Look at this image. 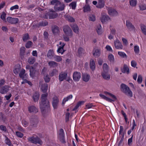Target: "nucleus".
<instances>
[{
    "label": "nucleus",
    "mask_w": 146,
    "mask_h": 146,
    "mask_svg": "<svg viewBox=\"0 0 146 146\" xmlns=\"http://www.w3.org/2000/svg\"><path fill=\"white\" fill-rule=\"evenodd\" d=\"M71 28H72L73 31L77 34H78L79 33V29L76 24L72 25H71Z\"/></svg>",
    "instance_id": "412c9836"
},
{
    "label": "nucleus",
    "mask_w": 146,
    "mask_h": 146,
    "mask_svg": "<svg viewBox=\"0 0 146 146\" xmlns=\"http://www.w3.org/2000/svg\"><path fill=\"white\" fill-rule=\"evenodd\" d=\"M140 9L141 10H144L146 9V4H141L139 6Z\"/></svg>",
    "instance_id": "8fccbe9b"
},
{
    "label": "nucleus",
    "mask_w": 146,
    "mask_h": 146,
    "mask_svg": "<svg viewBox=\"0 0 146 146\" xmlns=\"http://www.w3.org/2000/svg\"><path fill=\"white\" fill-rule=\"evenodd\" d=\"M54 60L57 62H60L62 60V58L60 56L56 55L54 56Z\"/></svg>",
    "instance_id": "37998d69"
},
{
    "label": "nucleus",
    "mask_w": 146,
    "mask_h": 146,
    "mask_svg": "<svg viewBox=\"0 0 146 146\" xmlns=\"http://www.w3.org/2000/svg\"><path fill=\"white\" fill-rule=\"evenodd\" d=\"M50 4L54 5V8L56 11H62L64 10L65 5L63 3L57 0H53L51 1Z\"/></svg>",
    "instance_id": "f03ea898"
},
{
    "label": "nucleus",
    "mask_w": 146,
    "mask_h": 146,
    "mask_svg": "<svg viewBox=\"0 0 146 146\" xmlns=\"http://www.w3.org/2000/svg\"><path fill=\"white\" fill-rule=\"evenodd\" d=\"M90 68L92 71H94L96 68V65L95 61L93 59H91L90 62Z\"/></svg>",
    "instance_id": "cd10ccee"
},
{
    "label": "nucleus",
    "mask_w": 146,
    "mask_h": 146,
    "mask_svg": "<svg viewBox=\"0 0 146 146\" xmlns=\"http://www.w3.org/2000/svg\"><path fill=\"white\" fill-rule=\"evenodd\" d=\"M58 73V71L56 69H53L50 72L49 74L51 76H52L54 75L57 74Z\"/></svg>",
    "instance_id": "ea45409f"
},
{
    "label": "nucleus",
    "mask_w": 146,
    "mask_h": 146,
    "mask_svg": "<svg viewBox=\"0 0 146 146\" xmlns=\"http://www.w3.org/2000/svg\"><path fill=\"white\" fill-rule=\"evenodd\" d=\"M67 76V73L66 72H61L59 75V79L60 81H62L66 80Z\"/></svg>",
    "instance_id": "9d476101"
},
{
    "label": "nucleus",
    "mask_w": 146,
    "mask_h": 146,
    "mask_svg": "<svg viewBox=\"0 0 146 146\" xmlns=\"http://www.w3.org/2000/svg\"><path fill=\"white\" fill-rule=\"evenodd\" d=\"M66 20L70 22H72L75 21L74 19L72 17L68 15H67L66 16Z\"/></svg>",
    "instance_id": "72a5a7b5"
},
{
    "label": "nucleus",
    "mask_w": 146,
    "mask_h": 146,
    "mask_svg": "<svg viewBox=\"0 0 146 146\" xmlns=\"http://www.w3.org/2000/svg\"><path fill=\"white\" fill-rule=\"evenodd\" d=\"M137 82L139 83H141L142 81V77L140 75H139L138 76L137 80Z\"/></svg>",
    "instance_id": "680f3d73"
},
{
    "label": "nucleus",
    "mask_w": 146,
    "mask_h": 146,
    "mask_svg": "<svg viewBox=\"0 0 146 146\" xmlns=\"http://www.w3.org/2000/svg\"><path fill=\"white\" fill-rule=\"evenodd\" d=\"M52 31L53 34L56 35L59 32V30L58 27L56 25L53 26L52 27Z\"/></svg>",
    "instance_id": "bb28decb"
},
{
    "label": "nucleus",
    "mask_w": 146,
    "mask_h": 146,
    "mask_svg": "<svg viewBox=\"0 0 146 146\" xmlns=\"http://www.w3.org/2000/svg\"><path fill=\"white\" fill-rule=\"evenodd\" d=\"M16 134L17 137L20 138H22L23 136V134L19 131H16Z\"/></svg>",
    "instance_id": "bf43d9fd"
},
{
    "label": "nucleus",
    "mask_w": 146,
    "mask_h": 146,
    "mask_svg": "<svg viewBox=\"0 0 146 146\" xmlns=\"http://www.w3.org/2000/svg\"><path fill=\"white\" fill-rule=\"evenodd\" d=\"M108 72L103 71L101 74L103 78L106 80H109L110 79V75Z\"/></svg>",
    "instance_id": "aec40b11"
},
{
    "label": "nucleus",
    "mask_w": 146,
    "mask_h": 146,
    "mask_svg": "<svg viewBox=\"0 0 146 146\" xmlns=\"http://www.w3.org/2000/svg\"><path fill=\"white\" fill-rule=\"evenodd\" d=\"M108 66L106 63H104L103 65V71L108 72Z\"/></svg>",
    "instance_id": "49530a36"
},
{
    "label": "nucleus",
    "mask_w": 146,
    "mask_h": 146,
    "mask_svg": "<svg viewBox=\"0 0 146 146\" xmlns=\"http://www.w3.org/2000/svg\"><path fill=\"white\" fill-rule=\"evenodd\" d=\"M141 28L143 33L146 35V26L143 24H141Z\"/></svg>",
    "instance_id": "e433bc0d"
},
{
    "label": "nucleus",
    "mask_w": 146,
    "mask_h": 146,
    "mask_svg": "<svg viewBox=\"0 0 146 146\" xmlns=\"http://www.w3.org/2000/svg\"><path fill=\"white\" fill-rule=\"evenodd\" d=\"M122 40L124 45L126 46L128 43L127 39L124 38H122Z\"/></svg>",
    "instance_id": "69168bd1"
},
{
    "label": "nucleus",
    "mask_w": 146,
    "mask_h": 146,
    "mask_svg": "<svg viewBox=\"0 0 146 146\" xmlns=\"http://www.w3.org/2000/svg\"><path fill=\"white\" fill-rule=\"evenodd\" d=\"M49 65L51 67L55 68L58 66V64L54 61H50L48 63Z\"/></svg>",
    "instance_id": "c85d7f7f"
},
{
    "label": "nucleus",
    "mask_w": 146,
    "mask_h": 146,
    "mask_svg": "<svg viewBox=\"0 0 146 146\" xmlns=\"http://www.w3.org/2000/svg\"><path fill=\"white\" fill-rule=\"evenodd\" d=\"M6 14L4 13V12H3L1 16V19H2L3 21H5L6 20Z\"/></svg>",
    "instance_id": "052dcab7"
},
{
    "label": "nucleus",
    "mask_w": 146,
    "mask_h": 146,
    "mask_svg": "<svg viewBox=\"0 0 146 146\" xmlns=\"http://www.w3.org/2000/svg\"><path fill=\"white\" fill-rule=\"evenodd\" d=\"M129 2L130 5L131 7H135L137 5V1L136 0H130Z\"/></svg>",
    "instance_id": "f704fd0d"
},
{
    "label": "nucleus",
    "mask_w": 146,
    "mask_h": 146,
    "mask_svg": "<svg viewBox=\"0 0 146 146\" xmlns=\"http://www.w3.org/2000/svg\"><path fill=\"white\" fill-rule=\"evenodd\" d=\"M108 59L110 62L112 63H113L114 62V57L112 54H110L108 56Z\"/></svg>",
    "instance_id": "58836bf2"
},
{
    "label": "nucleus",
    "mask_w": 146,
    "mask_h": 146,
    "mask_svg": "<svg viewBox=\"0 0 146 146\" xmlns=\"http://www.w3.org/2000/svg\"><path fill=\"white\" fill-rule=\"evenodd\" d=\"M22 123L25 127L27 126L29 124L28 122L25 120L22 121Z\"/></svg>",
    "instance_id": "774afa93"
},
{
    "label": "nucleus",
    "mask_w": 146,
    "mask_h": 146,
    "mask_svg": "<svg viewBox=\"0 0 146 146\" xmlns=\"http://www.w3.org/2000/svg\"><path fill=\"white\" fill-rule=\"evenodd\" d=\"M63 30L66 36L70 37H71L72 36V32L69 26L68 25L65 26Z\"/></svg>",
    "instance_id": "423d86ee"
},
{
    "label": "nucleus",
    "mask_w": 146,
    "mask_h": 146,
    "mask_svg": "<svg viewBox=\"0 0 146 146\" xmlns=\"http://www.w3.org/2000/svg\"><path fill=\"white\" fill-rule=\"evenodd\" d=\"M89 19L90 21H94L96 20L95 17L93 15H90L89 17Z\"/></svg>",
    "instance_id": "5fc2aeb1"
},
{
    "label": "nucleus",
    "mask_w": 146,
    "mask_h": 146,
    "mask_svg": "<svg viewBox=\"0 0 146 146\" xmlns=\"http://www.w3.org/2000/svg\"><path fill=\"white\" fill-rule=\"evenodd\" d=\"M39 96L40 95L38 93L35 92L33 94L32 98L35 102L38 101L39 98Z\"/></svg>",
    "instance_id": "393cba45"
},
{
    "label": "nucleus",
    "mask_w": 146,
    "mask_h": 146,
    "mask_svg": "<svg viewBox=\"0 0 146 146\" xmlns=\"http://www.w3.org/2000/svg\"><path fill=\"white\" fill-rule=\"evenodd\" d=\"M106 0H98V3L96 7L99 9L103 8L105 5V1Z\"/></svg>",
    "instance_id": "f3484780"
},
{
    "label": "nucleus",
    "mask_w": 146,
    "mask_h": 146,
    "mask_svg": "<svg viewBox=\"0 0 146 146\" xmlns=\"http://www.w3.org/2000/svg\"><path fill=\"white\" fill-rule=\"evenodd\" d=\"M33 44V42L30 41H29L26 43L25 47L27 48L31 47Z\"/></svg>",
    "instance_id": "a18cd8bd"
},
{
    "label": "nucleus",
    "mask_w": 146,
    "mask_h": 146,
    "mask_svg": "<svg viewBox=\"0 0 146 146\" xmlns=\"http://www.w3.org/2000/svg\"><path fill=\"white\" fill-rule=\"evenodd\" d=\"M43 35H44V38H46V39H47L48 38V34L47 32H46V31L44 32Z\"/></svg>",
    "instance_id": "338daca9"
},
{
    "label": "nucleus",
    "mask_w": 146,
    "mask_h": 146,
    "mask_svg": "<svg viewBox=\"0 0 146 146\" xmlns=\"http://www.w3.org/2000/svg\"><path fill=\"white\" fill-rule=\"evenodd\" d=\"M43 82H40L39 83V84L41 86V89L42 90V92L43 93H45L47 90L48 85L46 83L43 84Z\"/></svg>",
    "instance_id": "4468645a"
},
{
    "label": "nucleus",
    "mask_w": 146,
    "mask_h": 146,
    "mask_svg": "<svg viewBox=\"0 0 146 146\" xmlns=\"http://www.w3.org/2000/svg\"><path fill=\"white\" fill-rule=\"evenodd\" d=\"M28 75L25 73V70L23 68L21 69L19 73V76L23 80H25L27 78Z\"/></svg>",
    "instance_id": "6e6552de"
},
{
    "label": "nucleus",
    "mask_w": 146,
    "mask_h": 146,
    "mask_svg": "<svg viewBox=\"0 0 146 146\" xmlns=\"http://www.w3.org/2000/svg\"><path fill=\"white\" fill-rule=\"evenodd\" d=\"M54 55L53 51L52 50H50L47 53V57L51 59L54 56Z\"/></svg>",
    "instance_id": "c756f323"
},
{
    "label": "nucleus",
    "mask_w": 146,
    "mask_h": 146,
    "mask_svg": "<svg viewBox=\"0 0 146 146\" xmlns=\"http://www.w3.org/2000/svg\"><path fill=\"white\" fill-rule=\"evenodd\" d=\"M81 78V74L80 72H75L73 74V79L75 81H78Z\"/></svg>",
    "instance_id": "ddd939ff"
},
{
    "label": "nucleus",
    "mask_w": 146,
    "mask_h": 146,
    "mask_svg": "<svg viewBox=\"0 0 146 146\" xmlns=\"http://www.w3.org/2000/svg\"><path fill=\"white\" fill-rule=\"evenodd\" d=\"M60 44L61 45V46H59L57 50V52L59 53H61V54H62L64 51L63 50L64 47V46L65 44L63 43L60 42Z\"/></svg>",
    "instance_id": "4be33fe9"
},
{
    "label": "nucleus",
    "mask_w": 146,
    "mask_h": 146,
    "mask_svg": "<svg viewBox=\"0 0 146 146\" xmlns=\"http://www.w3.org/2000/svg\"><path fill=\"white\" fill-rule=\"evenodd\" d=\"M5 142L9 146H11L12 144L10 140L8 137H6Z\"/></svg>",
    "instance_id": "6e6d98bb"
},
{
    "label": "nucleus",
    "mask_w": 146,
    "mask_h": 146,
    "mask_svg": "<svg viewBox=\"0 0 146 146\" xmlns=\"http://www.w3.org/2000/svg\"><path fill=\"white\" fill-rule=\"evenodd\" d=\"M21 69L20 65H17L13 70V72L15 74H17Z\"/></svg>",
    "instance_id": "7c9ffc66"
},
{
    "label": "nucleus",
    "mask_w": 146,
    "mask_h": 146,
    "mask_svg": "<svg viewBox=\"0 0 146 146\" xmlns=\"http://www.w3.org/2000/svg\"><path fill=\"white\" fill-rule=\"evenodd\" d=\"M121 88L122 91L126 95L130 97L133 96L132 92L129 88L125 84H122L121 85Z\"/></svg>",
    "instance_id": "7ed1b4c3"
},
{
    "label": "nucleus",
    "mask_w": 146,
    "mask_h": 146,
    "mask_svg": "<svg viewBox=\"0 0 146 146\" xmlns=\"http://www.w3.org/2000/svg\"><path fill=\"white\" fill-rule=\"evenodd\" d=\"M76 2L75 1L69 4V6L73 9H76Z\"/></svg>",
    "instance_id": "c03bdc74"
},
{
    "label": "nucleus",
    "mask_w": 146,
    "mask_h": 146,
    "mask_svg": "<svg viewBox=\"0 0 146 146\" xmlns=\"http://www.w3.org/2000/svg\"><path fill=\"white\" fill-rule=\"evenodd\" d=\"M134 50L135 53L138 54L139 52V47L137 46H135L134 47Z\"/></svg>",
    "instance_id": "3c124183"
},
{
    "label": "nucleus",
    "mask_w": 146,
    "mask_h": 146,
    "mask_svg": "<svg viewBox=\"0 0 146 146\" xmlns=\"http://www.w3.org/2000/svg\"><path fill=\"white\" fill-rule=\"evenodd\" d=\"M110 19V18L108 15H105L102 16L101 20L102 23H104L106 21H108Z\"/></svg>",
    "instance_id": "a878e982"
},
{
    "label": "nucleus",
    "mask_w": 146,
    "mask_h": 146,
    "mask_svg": "<svg viewBox=\"0 0 146 146\" xmlns=\"http://www.w3.org/2000/svg\"><path fill=\"white\" fill-rule=\"evenodd\" d=\"M30 75L33 78L37 76L39 74L38 71L36 70L33 67H32L30 68Z\"/></svg>",
    "instance_id": "0eeeda50"
},
{
    "label": "nucleus",
    "mask_w": 146,
    "mask_h": 146,
    "mask_svg": "<svg viewBox=\"0 0 146 146\" xmlns=\"http://www.w3.org/2000/svg\"><path fill=\"white\" fill-rule=\"evenodd\" d=\"M35 60L34 57H31L29 58L28 60V62L31 64H33L35 62Z\"/></svg>",
    "instance_id": "79ce46f5"
},
{
    "label": "nucleus",
    "mask_w": 146,
    "mask_h": 146,
    "mask_svg": "<svg viewBox=\"0 0 146 146\" xmlns=\"http://www.w3.org/2000/svg\"><path fill=\"white\" fill-rule=\"evenodd\" d=\"M48 96L47 93L42 94L41 98V101L40 102V108L42 112L44 111L49 107V102L47 98Z\"/></svg>",
    "instance_id": "f257e3e1"
},
{
    "label": "nucleus",
    "mask_w": 146,
    "mask_h": 146,
    "mask_svg": "<svg viewBox=\"0 0 146 146\" xmlns=\"http://www.w3.org/2000/svg\"><path fill=\"white\" fill-rule=\"evenodd\" d=\"M64 136V132L62 129H60L59 133V137Z\"/></svg>",
    "instance_id": "864d4df0"
},
{
    "label": "nucleus",
    "mask_w": 146,
    "mask_h": 146,
    "mask_svg": "<svg viewBox=\"0 0 146 146\" xmlns=\"http://www.w3.org/2000/svg\"><path fill=\"white\" fill-rule=\"evenodd\" d=\"M9 86L5 85L1 89L0 92L2 94L6 93L9 90Z\"/></svg>",
    "instance_id": "6ab92c4d"
},
{
    "label": "nucleus",
    "mask_w": 146,
    "mask_h": 146,
    "mask_svg": "<svg viewBox=\"0 0 146 146\" xmlns=\"http://www.w3.org/2000/svg\"><path fill=\"white\" fill-rule=\"evenodd\" d=\"M133 136V135H132L131 137L128 140V144L129 145H131V143L132 142V138Z\"/></svg>",
    "instance_id": "0e129e2a"
},
{
    "label": "nucleus",
    "mask_w": 146,
    "mask_h": 146,
    "mask_svg": "<svg viewBox=\"0 0 146 146\" xmlns=\"http://www.w3.org/2000/svg\"><path fill=\"white\" fill-rule=\"evenodd\" d=\"M27 139L29 142L33 143L36 144L37 143L41 144L42 143V141L38 136H33L29 137Z\"/></svg>",
    "instance_id": "20e7f679"
},
{
    "label": "nucleus",
    "mask_w": 146,
    "mask_h": 146,
    "mask_svg": "<svg viewBox=\"0 0 146 146\" xmlns=\"http://www.w3.org/2000/svg\"><path fill=\"white\" fill-rule=\"evenodd\" d=\"M57 16V13L54 11H50L49 13V19H54L56 18Z\"/></svg>",
    "instance_id": "2eb2a0df"
},
{
    "label": "nucleus",
    "mask_w": 146,
    "mask_h": 146,
    "mask_svg": "<svg viewBox=\"0 0 146 146\" xmlns=\"http://www.w3.org/2000/svg\"><path fill=\"white\" fill-rule=\"evenodd\" d=\"M126 25L127 28L129 31H132L135 30V27L129 21H126Z\"/></svg>",
    "instance_id": "dca6fc26"
},
{
    "label": "nucleus",
    "mask_w": 146,
    "mask_h": 146,
    "mask_svg": "<svg viewBox=\"0 0 146 146\" xmlns=\"http://www.w3.org/2000/svg\"><path fill=\"white\" fill-rule=\"evenodd\" d=\"M90 77L89 75L87 74H82V79L84 81L87 82L89 80Z\"/></svg>",
    "instance_id": "b1692460"
},
{
    "label": "nucleus",
    "mask_w": 146,
    "mask_h": 146,
    "mask_svg": "<svg viewBox=\"0 0 146 146\" xmlns=\"http://www.w3.org/2000/svg\"><path fill=\"white\" fill-rule=\"evenodd\" d=\"M72 98V95H70L67 97L64 98L63 99L62 101V103L64 104L66 101H68L69 100Z\"/></svg>",
    "instance_id": "a19ab883"
},
{
    "label": "nucleus",
    "mask_w": 146,
    "mask_h": 146,
    "mask_svg": "<svg viewBox=\"0 0 146 146\" xmlns=\"http://www.w3.org/2000/svg\"><path fill=\"white\" fill-rule=\"evenodd\" d=\"M118 54L120 56L122 57L123 58L126 57V55L123 52H118Z\"/></svg>",
    "instance_id": "4d7b16f0"
},
{
    "label": "nucleus",
    "mask_w": 146,
    "mask_h": 146,
    "mask_svg": "<svg viewBox=\"0 0 146 146\" xmlns=\"http://www.w3.org/2000/svg\"><path fill=\"white\" fill-rule=\"evenodd\" d=\"M108 13L110 16H114L117 14V12L114 9L111 8L108 9Z\"/></svg>",
    "instance_id": "5701e85b"
},
{
    "label": "nucleus",
    "mask_w": 146,
    "mask_h": 146,
    "mask_svg": "<svg viewBox=\"0 0 146 146\" xmlns=\"http://www.w3.org/2000/svg\"><path fill=\"white\" fill-rule=\"evenodd\" d=\"M58 102L59 100L58 98L56 96L54 97L53 98L52 104L54 109H56L57 108Z\"/></svg>",
    "instance_id": "a211bd4d"
},
{
    "label": "nucleus",
    "mask_w": 146,
    "mask_h": 146,
    "mask_svg": "<svg viewBox=\"0 0 146 146\" xmlns=\"http://www.w3.org/2000/svg\"><path fill=\"white\" fill-rule=\"evenodd\" d=\"M28 111L32 113H36L38 111V109L34 106H31L28 107Z\"/></svg>",
    "instance_id": "9b49d317"
},
{
    "label": "nucleus",
    "mask_w": 146,
    "mask_h": 146,
    "mask_svg": "<svg viewBox=\"0 0 146 146\" xmlns=\"http://www.w3.org/2000/svg\"><path fill=\"white\" fill-rule=\"evenodd\" d=\"M44 80L46 82H48L50 80V78L48 74H46L44 75Z\"/></svg>",
    "instance_id": "09e8293b"
},
{
    "label": "nucleus",
    "mask_w": 146,
    "mask_h": 146,
    "mask_svg": "<svg viewBox=\"0 0 146 146\" xmlns=\"http://www.w3.org/2000/svg\"><path fill=\"white\" fill-rule=\"evenodd\" d=\"M121 112L122 113V114L123 115V116L124 117V119H125L126 122L127 123V117L126 114L122 110L121 111Z\"/></svg>",
    "instance_id": "e2e57ef3"
},
{
    "label": "nucleus",
    "mask_w": 146,
    "mask_h": 146,
    "mask_svg": "<svg viewBox=\"0 0 146 146\" xmlns=\"http://www.w3.org/2000/svg\"><path fill=\"white\" fill-rule=\"evenodd\" d=\"M90 7L89 5H86L84 7L83 11L84 12H86L90 11Z\"/></svg>",
    "instance_id": "de8ad7c7"
},
{
    "label": "nucleus",
    "mask_w": 146,
    "mask_h": 146,
    "mask_svg": "<svg viewBox=\"0 0 146 146\" xmlns=\"http://www.w3.org/2000/svg\"><path fill=\"white\" fill-rule=\"evenodd\" d=\"M0 129L4 132H6L7 131L6 127L3 125L0 126Z\"/></svg>",
    "instance_id": "13d9d810"
},
{
    "label": "nucleus",
    "mask_w": 146,
    "mask_h": 146,
    "mask_svg": "<svg viewBox=\"0 0 146 146\" xmlns=\"http://www.w3.org/2000/svg\"><path fill=\"white\" fill-rule=\"evenodd\" d=\"M29 39V35L28 33L25 34L23 35V41L25 42Z\"/></svg>",
    "instance_id": "4c0bfd02"
},
{
    "label": "nucleus",
    "mask_w": 146,
    "mask_h": 146,
    "mask_svg": "<svg viewBox=\"0 0 146 146\" xmlns=\"http://www.w3.org/2000/svg\"><path fill=\"white\" fill-rule=\"evenodd\" d=\"M105 93L106 94H108L110 96L112 97V99H111L108 98L104 95L102 94H100L99 95L102 98L111 102L112 101H114L116 100V97L114 95L108 92H105Z\"/></svg>",
    "instance_id": "39448f33"
},
{
    "label": "nucleus",
    "mask_w": 146,
    "mask_h": 146,
    "mask_svg": "<svg viewBox=\"0 0 146 146\" xmlns=\"http://www.w3.org/2000/svg\"><path fill=\"white\" fill-rule=\"evenodd\" d=\"M7 20L8 22L12 24L17 23L19 21L17 18H13L11 17H8L7 18Z\"/></svg>",
    "instance_id": "f8f14e48"
},
{
    "label": "nucleus",
    "mask_w": 146,
    "mask_h": 146,
    "mask_svg": "<svg viewBox=\"0 0 146 146\" xmlns=\"http://www.w3.org/2000/svg\"><path fill=\"white\" fill-rule=\"evenodd\" d=\"M114 46L117 49H122L123 46L121 42L118 39L116 40L114 42Z\"/></svg>",
    "instance_id": "1a4fd4ad"
},
{
    "label": "nucleus",
    "mask_w": 146,
    "mask_h": 146,
    "mask_svg": "<svg viewBox=\"0 0 146 146\" xmlns=\"http://www.w3.org/2000/svg\"><path fill=\"white\" fill-rule=\"evenodd\" d=\"M48 24V23L47 22L42 21L38 23L37 26L38 27L45 26L47 25Z\"/></svg>",
    "instance_id": "c9c22d12"
},
{
    "label": "nucleus",
    "mask_w": 146,
    "mask_h": 146,
    "mask_svg": "<svg viewBox=\"0 0 146 146\" xmlns=\"http://www.w3.org/2000/svg\"><path fill=\"white\" fill-rule=\"evenodd\" d=\"M25 48L24 47H21L20 49V54L21 56H23L25 52Z\"/></svg>",
    "instance_id": "603ef678"
},
{
    "label": "nucleus",
    "mask_w": 146,
    "mask_h": 146,
    "mask_svg": "<svg viewBox=\"0 0 146 146\" xmlns=\"http://www.w3.org/2000/svg\"><path fill=\"white\" fill-rule=\"evenodd\" d=\"M93 54L95 57H98L100 54V51L98 49H96L93 51Z\"/></svg>",
    "instance_id": "473e14b6"
},
{
    "label": "nucleus",
    "mask_w": 146,
    "mask_h": 146,
    "mask_svg": "<svg viewBox=\"0 0 146 146\" xmlns=\"http://www.w3.org/2000/svg\"><path fill=\"white\" fill-rule=\"evenodd\" d=\"M122 72L123 73H127L128 74L129 72V68L126 65H124L123 69L121 70Z\"/></svg>",
    "instance_id": "2f4dec72"
}]
</instances>
